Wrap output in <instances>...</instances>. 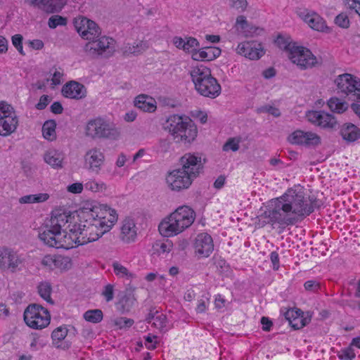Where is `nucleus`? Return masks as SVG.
I'll use <instances>...</instances> for the list:
<instances>
[{"instance_id":"obj_1","label":"nucleus","mask_w":360,"mask_h":360,"mask_svg":"<svg viewBox=\"0 0 360 360\" xmlns=\"http://www.w3.org/2000/svg\"><path fill=\"white\" fill-rule=\"evenodd\" d=\"M317 207V200L307 196L303 189L293 187L281 196L268 202L265 211L260 215L264 222L280 229L292 226L309 216Z\"/></svg>"},{"instance_id":"obj_2","label":"nucleus","mask_w":360,"mask_h":360,"mask_svg":"<svg viewBox=\"0 0 360 360\" xmlns=\"http://www.w3.org/2000/svg\"><path fill=\"white\" fill-rule=\"evenodd\" d=\"M181 168L174 169L168 174L166 181L172 191L187 189L202 169L201 158L186 153L180 160Z\"/></svg>"},{"instance_id":"obj_3","label":"nucleus","mask_w":360,"mask_h":360,"mask_svg":"<svg viewBox=\"0 0 360 360\" xmlns=\"http://www.w3.org/2000/svg\"><path fill=\"white\" fill-rule=\"evenodd\" d=\"M117 219L118 214L114 208L107 204L91 202V242L109 232Z\"/></svg>"},{"instance_id":"obj_4","label":"nucleus","mask_w":360,"mask_h":360,"mask_svg":"<svg viewBox=\"0 0 360 360\" xmlns=\"http://www.w3.org/2000/svg\"><path fill=\"white\" fill-rule=\"evenodd\" d=\"M195 212L188 206H181L160 224V233L165 237L176 236L194 222Z\"/></svg>"},{"instance_id":"obj_5","label":"nucleus","mask_w":360,"mask_h":360,"mask_svg":"<svg viewBox=\"0 0 360 360\" xmlns=\"http://www.w3.org/2000/svg\"><path fill=\"white\" fill-rule=\"evenodd\" d=\"M192 82L197 92L210 98H215L221 94V86L212 77L211 70L205 65L193 67L190 71Z\"/></svg>"},{"instance_id":"obj_6","label":"nucleus","mask_w":360,"mask_h":360,"mask_svg":"<svg viewBox=\"0 0 360 360\" xmlns=\"http://www.w3.org/2000/svg\"><path fill=\"white\" fill-rule=\"evenodd\" d=\"M165 128L176 143H191L198 134L197 127L192 120L183 115L169 116L167 120Z\"/></svg>"},{"instance_id":"obj_7","label":"nucleus","mask_w":360,"mask_h":360,"mask_svg":"<svg viewBox=\"0 0 360 360\" xmlns=\"http://www.w3.org/2000/svg\"><path fill=\"white\" fill-rule=\"evenodd\" d=\"M276 43L281 49H284L288 51L290 60L301 69L310 68L318 63L316 57L309 49L305 47L288 42L281 37L277 38Z\"/></svg>"},{"instance_id":"obj_8","label":"nucleus","mask_w":360,"mask_h":360,"mask_svg":"<svg viewBox=\"0 0 360 360\" xmlns=\"http://www.w3.org/2000/svg\"><path fill=\"white\" fill-rule=\"evenodd\" d=\"M101 28L91 20V51L101 58H109L116 51V41L109 37L102 36Z\"/></svg>"},{"instance_id":"obj_9","label":"nucleus","mask_w":360,"mask_h":360,"mask_svg":"<svg viewBox=\"0 0 360 360\" xmlns=\"http://www.w3.org/2000/svg\"><path fill=\"white\" fill-rule=\"evenodd\" d=\"M69 228V233H67L66 231L61 232L60 244L58 245L57 248H64L66 250L71 249L77 245H84L89 243V238H86L87 229L89 225L86 224H73L72 227L70 225H68Z\"/></svg>"},{"instance_id":"obj_10","label":"nucleus","mask_w":360,"mask_h":360,"mask_svg":"<svg viewBox=\"0 0 360 360\" xmlns=\"http://www.w3.org/2000/svg\"><path fill=\"white\" fill-rule=\"evenodd\" d=\"M23 316L25 323L33 329H42L50 323L51 316L49 311L37 304L28 305Z\"/></svg>"},{"instance_id":"obj_11","label":"nucleus","mask_w":360,"mask_h":360,"mask_svg":"<svg viewBox=\"0 0 360 360\" xmlns=\"http://www.w3.org/2000/svg\"><path fill=\"white\" fill-rule=\"evenodd\" d=\"M24 262L22 255L17 251L6 246L0 247V269L14 273L20 270Z\"/></svg>"},{"instance_id":"obj_12","label":"nucleus","mask_w":360,"mask_h":360,"mask_svg":"<svg viewBox=\"0 0 360 360\" xmlns=\"http://www.w3.org/2000/svg\"><path fill=\"white\" fill-rule=\"evenodd\" d=\"M338 89L346 95H352L360 100V79L345 73L335 80Z\"/></svg>"},{"instance_id":"obj_13","label":"nucleus","mask_w":360,"mask_h":360,"mask_svg":"<svg viewBox=\"0 0 360 360\" xmlns=\"http://www.w3.org/2000/svg\"><path fill=\"white\" fill-rule=\"evenodd\" d=\"M288 140L292 144L306 147H315L321 143V138L318 134L303 130H295L290 134Z\"/></svg>"},{"instance_id":"obj_14","label":"nucleus","mask_w":360,"mask_h":360,"mask_svg":"<svg viewBox=\"0 0 360 360\" xmlns=\"http://www.w3.org/2000/svg\"><path fill=\"white\" fill-rule=\"evenodd\" d=\"M306 117L309 122L323 129H333L338 124L333 115L323 110L309 111Z\"/></svg>"},{"instance_id":"obj_15","label":"nucleus","mask_w":360,"mask_h":360,"mask_svg":"<svg viewBox=\"0 0 360 360\" xmlns=\"http://www.w3.org/2000/svg\"><path fill=\"white\" fill-rule=\"evenodd\" d=\"M91 128L94 138H115L118 135L114 124L101 117L91 120Z\"/></svg>"},{"instance_id":"obj_16","label":"nucleus","mask_w":360,"mask_h":360,"mask_svg":"<svg viewBox=\"0 0 360 360\" xmlns=\"http://www.w3.org/2000/svg\"><path fill=\"white\" fill-rule=\"evenodd\" d=\"M194 252L199 258L208 257L214 250L212 236L207 233H200L196 236L193 243Z\"/></svg>"},{"instance_id":"obj_17","label":"nucleus","mask_w":360,"mask_h":360,"mask_svg":"<svg viewBox=\"0 0 360 360\" xmlns=\"http://www.w3.org/2000/svg\"><path fill=\"white\" fill-rule=\"evenodd\" d=\"M236 52L250 60H258L264 54V50L260 44L255 41H243L238 44Z\"/></svg>"},{"instance_id":"obj_18","label":"nucleus","mask_w":360,"mask_h":360,"mask_svg":"<svg viewBox=\"0 0 360 360\" xmlns=\"http://www.w3.org/2000/svg\"><path fill=\"white\" fill-rule=\"evenodd\" d=\"M62 231H59L51 227L49 223H46L41 229L39 233V240L46 246L57 248L60 244V235Z\"/></svg>"},{"instance_id":"obj_19","label":"nucleus","mask_w":360,"mask_h":360,"mask_svg":"<svg viewBox=\"0 0 360 360\" xmlns=\"http://www.w3.org/2000/svg\"><path fill=\"white\" fill-rule=\"evenodd\" d=\"M137 237V227L134 219L131 217L124 218L120 226V238L122 242L129 244L135 242Z\"/></svg>"},{"instance_id":"obj_20","label":"nucleus","mask_w":360,"mask_h":360,"mask_svg":"<svg viewBox=\"0 0 360 360\" xmlns=\"http://www.w3.org/2000/svg\"><path fill=\"white\" fill-rule=\"evenodd\" d=\"M25 5L41 9L47 13L58 12L61 10L66 0H23Z\"/></svg>"},{"instance_id":"obj_21","label":"nucleus","mask_w":360,"mask_h":360,"mask_svg":"<svg viewBox=\"0 0 360 360\" xmlns=\"http://www.w3.org/2000/svg\"><path fill=\"white\" fill-rule=\"evenodd\" d=\"M73 218L70 213L62 212L60 210H55L52 212L51 219L47 221L51 227H54L59 231H66L68 225L72 227Z\"/></svg>"},{"instance_id":"obj_22","label":"nucleus","mask_w":360,"mask_h":360,"mask_svg":"<svg viewBox=\"0 0 360 360\" xmlns=\"http://www.w3.org/2000/svg\"><path fill=\"white\" fill-rule=\"evenodd\" d=\"M284 316L289 325L295 330L302 328L310 321L309 319L303 316V312L300 309H290Z\"/></svg>"},{"instance_id":"obj_23","label":"nucleus","mask_w":360,"mask_h":360,"mask_svg":"<svg viewBox=\"0 0 360 360\" xmlns=\"http://www.w3.org/2000/svg\"><path fill=\"white\" fill-rule=\"evenodd\" d=\"M62 94L66 98L81 99L86 96V90L82 84L71 81L63 86Z\"/></svg>"},{"instance_id":"obj_24","label":"nucleus","mask_w":360,"mask_h":360,"mask_svg":"<svg viewBox=\"0 0 360 360\" xmlns=\"http://www.w3.org/2000/svg\"><path fill=\"white\" fill-rule=\"evenodd\" d=\"M300 15L313 30L323 31L326 28L325 20L315 12H309L306 10L302 11Z\"/></svg>"},{"instance_id":"obj_25","label":"nucleus","mask_w":360,"mask_h":360,"mask_svg":"<svg viewBox=\"0 0 360 360\" xmlns=\"http://www.w3.org/2000/svg\"><path fill=\"white\" fill-rule=\"evenodd\" d=\"M150 46L146 40L134 41L133 44H127L122 48V53L126 56H138L145 52Z\"/></svg>"},{"instance_id":"obj_26","label":"nucleus","mask_w":360,"mask_h":360,"mask_svg":"<svg viewBox=\"0 0 360 360\" xmlns=\"http://www.w3.org/2000/svg\"><path fill=\"white\" fill-rule=\"evenodd\" d=\"M174 45L179 49H183L185 52L193 53L199 46L198 40L193 37H186L185 39L181 37H174L172 39Z\"/></svg>"},{"instance_id":"obj_27","label":"nucleus","mask_w":360,"mask_h":360,"mask_svg":"<svg viewBox=\"0 0 360 360\" xmlns=\"http://www.w3.org/2000/svg\"><path fill=\"white\" fill-rule=\"evenodd\" d=\"M221 54V49L217 47H206L197 50L192 54L194 60L210 61L219 57Z\"/></svg>"},{"instance_id":"obj_28","label":"nucleus","mask_w":360,"mask_h":360,"mask_svg":"<svg viewBox=\"0 0 360 360\" xmlns=\"http://www.w3.org/2000/svg\"><path fill=\"white\" fill-rule=\"evenodd\" d=\"M134 105L141 110L147 112H152L156 110V101L150 96L141 94L136 97Z\"/></svg>"},{"instance_id":"obj_29","label":"nucleus","mask_w":360,"mask_h":360,"mask_svg":"<svg viewBox=\"0 0 360 360\" xmlns=\"http://www.w3.org/2000/svg\"><path fill=\"white\" fill-rule=\"evenodd\" d=\"M342 139L347 142H354L360 139V129L354 124L345 123L340 129Z\"/></svg>"},{"instance_id":"obj_30","label":"nucleus","mask_w":360,"mask_h":360,"mask_svg":"<svg viewBox=\"0 0 360 360\" xmlns=\"http://www.w3.org/2000/svg\"><path fill=\"white\" fill-rule=\"evenodd\" d=\"M44 160L54 169L62 168L64 154L58 150L51 149L44 153Z\"/></svg>"},{"instance_id":"obj_31","label":"nucleus","mask_w":360,"mask_h":360,"mask_svg":"<svg viewBox=\"0 0 360 360\" xmlns=\"http://www.w3.org/2000/svg\"><path fill=\"white\" fill-rule=\"evenodd\" d=\"M18 124V116H9L0 120V135L7 136L14 132Z\"/></svg>"},{"instance_id":"obj_32","label":"nucleus","mask_w":360,"mask_h":360,"mask_svg":"<svg viewBox=\"0 0 360 360\" xmlns=\"http://www.w3.org/2000/svg\"><path fill=\"white\" fill-rule=\"evenodd\" d=\"M147 321L160 331L165 332L168 330L167 317L162 313L158 311H155L154 314L150 313L147 317Z\"/></svg>"},{"instance_id":"obj_33","label":"nucleus","mask_w":360,"mask_h":360,"mask_svg":"<svg viewBox=\"0 0 360 360\" xmlns=\"http://www.w3.org/2000/svg\"><path fill=\"white\" fill-rule=\"evenodd\" d=\"M75 29L79 35L86 39H89L90 20L83 16H79L74 20Z\"/></svg>"},{"instance_id":"obj_34","label":"nucleus","mask_w":360,"mask_h":360,"mask_svg":"<svg viewBox=\"0 0 360 360\" xmlns=\"http://www.w3.org/2000/svg\"><path fill=\"white\" fill-rule=\"evenodd\" d=\"M112 267L114 274L119 278L131 281L134 278V274L117 261L112 262Z\"/></svg>"},{"instance_id":"obj_35","label":"nucleus","mask_w":360,"mask_h":360,"mask_svg":"<svg viewBox=\"0 0 360 360\" xmlns=\"http://www.w3.org/2000/svg\"><path fill=\"white\" fill-rule=\"evenodd\" d=\"M327 104L332 112L338 114L345 112L349 106L347 102L337 97L330 98Z\"/></svg>"},{"instance_id":"obj_36","label":"nucleus","mask_w":360,"mask_h":360,"mask_svg":"<svg viewBox=\"0 0 360 360\" xmlns=\"http://www.w3.org/2000/svg\"><path fill=\"white\" fill-rule=\"evenodd\" d=\"M173 248V243L169 240H157L153 245V252L159 255L168 254Z\"/></svg>"},{"instance_id":"obj_37","label":"nucleus","mask_w":360,"mask_h":360,"mask_svg":"<svg viewBox=\"0 0 360 360\" xmlns=\"http://www.w3.org/2000/svg\"><path fill=\"white\" fill-rule=\"evenodd\" d=\"M49 198L48 193H37L30 194L21 197L19 199V202L21 204H30V203H37L43 202L46 201Z\"/></svg>"},{"instance_id":"obj_38","label":"nucleus","mask_w":360,"mask_h":360,"mask_svg":"<svg viewBox=\"0 0 360 360\" xmlns=\"http://www.w3.org/2000/svg\"><path fill=\"white\" fill-rule=\"evenodd\" d=\"M56 123L54 120L46 121L42 127L44 138L49 141L54 140L56 138Z\"/></svg>"},{"instance_id":"obj_39","label":"nucleus","mask_w":360,"mask_h":360,"mask_svg":"<svg viewBox=\"0 0 360 360\" xmlns=\"http://www.w3.org/2000/svg\"><path fill=\"white\" fill-rule=\"evenodd\" d=\"M38 293L41 298L47 302L53 304V301L51 297L52 286L48 281L41 282L37 287Z\"/></svg>"},{"instance_id":"obj_40","label":"nucleus","mask_w":360,"mask_h":360,"mask_svg":"<svg viewBox=\"0 0 360 360\" xmlns=\"http://www.w3.org/2000/svg\"><path fill=\"white\" fill-rule=\"evenodd\" d=\"M104 162L103 154L96 150H91V171L98 172Z\"/></svg>"},{"instance_id":"obj_41","label":"nucleus","mask_w":360,"mask_h":360,"mask_svg":"<svg viewBox=\"0 0 360 360\" xmlns=\"http://www.w3.org/2000/svg\"><path fill=\"white\" fill-rule=\"evenodd\" d=\"M56 268L60 270L67 271L71 269L72 266V259L68 256L56 255Z\"/></svg>"},{"instance_id":"obj_42","label":"nucleus","mask_w":360,"mask_h":360,"mask_svg":"<svg viewBox=\"0 0 360 360\" xmlns=\"http://www.w3.org/2000/svg\"><path fill=\"white\" fill-rule=\"evenodd\" d=\"M242 139L240 136H236L228 139L226 142L223 146V150L225 152L233 151L236 152L239 149V144Z\"/></svg>"},{"instance_id":"obj_43","label":"nucleus","mask_w":360,"mask_h":360,"mask_svg":"<svg viewBox=\"0 0 360 360\" xmlns=\"http://www.w3.org/2000/svg\"><path fill=\"white\" fill-rule=\"evenodd\" d=\"M17 115L13 108L6 102H0V120H4L9 116Z\"/></svg>"},{"instance_id":"obj_44","label":"nucleus","mask_w":360,"mask_h":360,"mask_svg":"<svg viewBox=\"0 0 360 360\" xmlns=\"http://www.w3.org/2000/svg\"><path fill=\"white\" fill-rule=\"evenodd\" d=\"M51 71H53L52 73V78L51 79V84L53 86H58L63 81V76H64V72L60 68H53Z\"/></svg>"},{"instance_id":"obj_45","label":"nucleus","mask_w":360,"mask_h":360,"mask_svg":"<svg viewBox=\"0 0 360 360\" xmlns=\"http://www.w3.org/2000/svg\"><path fill=\"white\" fill-rule=\"evenodd\" d=\"M114 326L117 328L122 329L124 328H129L133 323L134 321L131 319H127L125 317H117L112 320Z\"/></svg>"},{"instance_id":"obj_46","label":"nucleus","mask_w":360,"mask_h":360,"mask_svg":"<svg viewBox=\"0 0 360 360\" xmlns=\"http://www.w3.org/2000/svg\"><path fill=\"white\" fill-rule=\"evenodd\" d=\"M56 255H45L41 261V265L50 270L56 268Z\"/></svg>"},{"instance_id":"obj_47","label":"nucleus","mask_w":360,"mask_h":360,"mask_svg":"<svg viewBox=\"0 0 360 360\" xmlns=\"http://www.w3.org/2000/svg\"><path fill=\"white\" fill-rule=\"evenodd\" d=\"M68 329L65 326H60L56 328L51 334V338L53 341H61L67 336Z\"/></svg>"},{"instance_id":"obj_48","label":"nucleus","mask_w":360,"mask_h":360,"mask_svg":"<svg viewBox=\"0 0 360 360\" xmlns=\"http://www.w3.org/2000/svg\"><path fill=\"white\" fill-rule=\"evenodd\" d=\"M356 354L352 346L342 349L338 354V357L341 360H353Z\"/></svg>"},{"instance_id":"obj_49","label":"nucleus","mask_w":360,"mask_h":360,"mask_svg":"<svg viewBox=\"0 0 360 360\" xmlns=\"http://www.w3.org/2000/svg\"><path fill=\"white\" fill-rule=\"evenodd\" d=\"M304 288L306 291L317 292L321 290V283L317 280H309L304 282Z\"/></svg>"},{"instance_id":"obj_50","label":"nucleus","mask_w":360,"mask_h":360,"mask_svg":"<svg viewBox=\"0 0 360 360\" xmlns=\"http://www.w3.org/2000/svg\"><path fill=\"white\" fill-rule=\"evenodd\" d=\"M48 24L49 27L56 28L58 25H66V19L59 15H53L49 19Z\"/></svg>"},{"instance_id":"obj_51","label":"nucleus","mask_w":360,"mask_h":360,"mask_svg":"<svg viewBox=\"0 0 360 360\" xmlns=\"http://www.w3.org/2000/svg\"><path fill=\"white\" fill-rule=\"evenodd\" d=\"M101 295L103 296L107 302L112 301L114 298V285L112 284L106 285L104 287Z\"/></svg>"},{"instance_id":"obj_52","label":"nucleus","mask_w":360,"mask_h":360,"mask_svg":"<svg viewBox=\"0 0 360 360\" xmlns=\"http://www.w3.org/2000/svg\"><path fill=\"white\" fill-rule=\"evenodd\" d=\"M22 39H23V37L20 34L13 35L11 39L13 45L16 48V49L18 51V52L21 55H25V53H24L23 49H22Z\"/></svg>"},{"instance_id":"obj_53","label":"nucleus","mask_w":360,"mask_h":360,"mask_svg":"<svg viewBox=\"0 0 360 360\" xmlns=\"http://www.w3.org/2000/svg\"><path fill=\"white\" fill-rule=\"evenodd\" d=\"M210 302V299L207 297H202L201 299L198 300V304L196 307L197 313L202 314L206 311L208 304Z\"/></svg>"},{"instance_id":"obj_54","label":"nucleus","mask_w":360,"mask_h":360,"mask_svg":"<svg viewBox=\"0 0 360 360\" xmlns=\"http://www.w3.org/2000/svg\"><path fill=\"white\" fill-rule=\"evenodd\" d=\"M106 184L100 180H95L91 181V192L94 193H103L106 191Z\"/></svg>"},{"instance_id":"obj_55","label":"nucleus","mask_w":360,"mask_h":360,"mask_svg":"<svg viewBox=\"0 0 360 360\" xmlns=\"http://www.w3.org/2000/svg\"><path fill=\"white\" fill-rule=\"evenodd\" d=\"M345 6L360 16V0H344Z\"/></svg>"},{"instance_id":"obj_56","label":"nucleus","mask_w":360,"mask_h":360,"mask_svg":"<svg viewBox=\"0 0 360 360\" xmlns=\"http://www.w3.org/2000/svg\"><path fill=\"white\" fill-rule=\"evenodd\" d=\"M236 27L237 30L245 33L249 27V25L246 20V18L243 15H240L236 19Z\"/></svg>"},{"instance_id":"obj_57","label":"nucleus","mask_w":360,"mask_h":360,"mask_svg":"<svg viewBox=\"0 0 360 360\" xmlns=\"http://www.w3.org/2000/svg\"><path fill=\"white\" fill-rule=\"evenodd\" d=\"M335 22L336 25L338 26L342 27V28H347L349 27V20L348 17L343 13L339 14L335 20Z\"/></svg>"},{"instance_id":"obj_58","label":"nucleus","mask_w":360,"mask_h":360,"mask_svg":"<svg viewBox=\"0 0 360 360\" xmlns=\"http://www.w3.org/2000/svg\"><path fill=\"white\" fill-rule=\"evenodd\" d=\"M103 317L101 309H91V323H99Z\"/></svg>"},{"instance_id":"obj_59","label":"nucleus","mask_w":360,"mask_h":360,"mask_svg":"<svg viewBox=\"0 0 360 360\" xmlns=\"http://www.w3.org/2000/svg\"><path fill=\"white\" fill-rule=\"evenodd\" d=\"M67 190L72 193H80L83 190V185L81 183H75L68 186Z\"/></svg>"},{"instance_id":"obj_60","label":"nucleus","mask_w":360,"mask_h":360,"mask_svg":"<svg viewBox=\"0 0 360 360\" xmlns=\"http://www.w3.org/2000/svg\"><path fill=\"white\" fill-rule=\"evenodd\" d=\"M49 103V96L46 95H43L40 97L39 103L37 104L36 108L38 110L44 109Z\"/></svg>"},{"instance_id":"obj_61","label":"nucleus","mask_w":360,"mask_h":360,"mask_svg":"<svg viewBox=\"0 0 360 360\" xmlns=\"http://www.w3.org/2000/svg\"><path fill=\"white\" fill-rule=\"evenodd\" d=\"M262 111L266 112L269 114H271L276 117H279L281 115L279 109H278L277 108L273 107V106L264 107L262 108Z\"/></svg>"},{"instance_id":"obj_62","label":"nucleus","mask_w":360,"mask_h":360,"mask_svg":"<svg viewBox=\"0 0 360 360\" xmlns=\"http://www.w3.org/2000/svg\"><path fill=\"white\" fill-rule=\"evenodd\" d=\"M270 259L273 264V269L274 270H278L279 268V257L278 254L276 252H272L270 254Z\"/></svg>"},{"instance_id":"obj_63","label":"nucleus","mask_w":360,"mask_h":360,"mask_svg":"<svg viewBox=\"0 0 360 360\" xmlns=\"http://www.w3.org/2000/svg\"><path fill=\"white\" fill-rule=\"evenodd\" d=\"M261 323L262 325V329L264 331H269L273 325L271 321L269 318L263 316L261 319Z\"/></svg>"},{"instance_id":"obj_64","label":"nucleus","mask_w":360,"mask_h":360,"mask_svg":"<svg viewBox=\"0 0 360 360\" xmlns=\"http://www.w3.org/2000/svg\"><path fill=\"white\" fill-rule=\"evenodd\" d=\"M232 7L236 9L244 10L247 6L246 0H233L232 1Z\"/></svg>"}]
</instances>
